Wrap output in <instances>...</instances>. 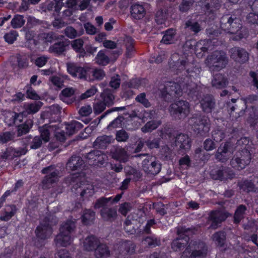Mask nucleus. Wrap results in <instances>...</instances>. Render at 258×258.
Instances as JSON below:
<instances>
[{
    "label": "nucleus",
    "mask_w": 258,
    "mask_h": 258,
    "mask_svg": "<svg viewBox=\"0 0 258 258\" xmlns=\"http://www.w3.org/2000/svg\"><path fill=\"white\" fill-rule=\"evenodd\" d=\"M220 27L228 33L233 34L232 39L239 41L246 36L245 28L242 26L240 18L234 14L223 16L220 19Z\"/></svg>",
    "instance_id": "1"
},
{
    "label": "nucleus",
    "mask_w": 258,
    "mask_h": 258,
    "mask_svg": "<svg viewBox=\"0 0 258 258\" xmlns=\"http://www.w3.org/2000/svg\"><path fill=\"white\" fill-rule=\"evenodd\" d=\"M76 228L75 220H68L62 223L59 228V233L55 238L56 244L62 246H67L71 242L72 234Z\"/></svg>",
    "instance_id": "2"
},
{
    "label": "nucleus",
    "mask_w": 258,
    "mask_h": 258,
    "mask_svg": "<svg viewBox=\"0 0 258 258\" xmlns=\"http://www.w3.org/2000/svg\"><path fill=\"white\" fill-rule=\"evenodd\" d=\"M58 222L57 218L53 215H48L45 217L35 229L36 236L42 240L49 238L53 232L52 227Z\"/></svg>",
    "instance_id": "3"
},
{
    "label": "nucleus",
    "mask_w": 258,
    "mask_h": 258,
    "mask_svg": "<svg viewBox=\"0 0 258 258\" xmlns=\"http://www.w3.org/2000/svg\"><path fill=\"white\" fill-rule=\"evenodd\" d=\"M206 63L211 72H218L226 67L228 58L223 51L216 50L208 55Z\"/></svg>",
    "instance_id": "4"
},
{
    "label": "nucleus",
    "mask_w": 258,
    "mask_h": 258,
    "mask_svg": "<svg viewBox=\"0 0 258 258\" xmlns=\"http://www.w3.org/2000/svg\"><path fill=\"white\" fill-rule=\"evenodd\" d=\"M207 252L208 247L205 242L200 240H191L182 252V256L189 258H203L206 256Z\"/></svg>",
    "instance_id": "5"
},
{
    "label": "nucleus",
    "mask_w": 258,
    "mask_h": 258,
    "mask_svg": "<svg viewBox=\"0 0 258 258\" xmlns=\"http://www.w3.org/2000/svg\"><path fill=\"white\" fill-rule=\"evenodd\" d=\"M252 153L249 151L248 149L238 150L231 159L230 166L239 171L244 169L250 164Z\"/></svg>",
    "instance_id": "6"
},
{
    "label": "nucleus",
    "mask_w": 258,
    "mask_h": 258,
    "mask_svg": "<svg viewBox=\"0 0 258 258\" xmlns=\"http://www.w3.org/2000/svg\"><path fill=\"white\" fill-rule=\"evenodd\" d=\"M169 111L171 116L175 120H183L190 112L189 104L184 100L176 101L169 106Z\"/></svg>",
    "instance_id": "7"
},
{
    "label": "nucleus",
    "mask_w": 258,
    "mask_h": 258,
    "mask_svg": "<svg viewBox=\"0 0 258 258\" xmlns=\"http://www.w3.org/2000/svg\"><path fill=\"white\" fill-rule=\"evenodd\" d=\"M178 237L171 243V248L175 251H179L187 247L189 243V235L192 233V230L185 227H181L178 231Z\"/></svg>",
    "instance_id": "8"
},
{
    "label": "nucleus",
    "mask_w": 258,
    "mask_h": 258,
    "mask_svg": "<svg viewBox=\"0 0 258 258\" xmlns=\"http://www.w3.org/2000/svg\"><path fill=\"white\" fill-rule=\"evenodd\" d=\"M189 124L194 131L197 134H202L209 132L210 127V120L205 115L194 114L189 119Z\"/></svg>",
    "instance_id": "9"
},
{
    "label": "nucleus",
    "mask_w": 258,
    "mask_h": 258,
    "mask_svg": "<svg viewBox=\"0 0 258 258\" xmlns=\"http://www.w3.org/2000/svg\"><path fill=\"white\" fill-rule=\"evenodd\" d=\"M179 86L174 82H168L160 89L161 98L166 101H171L181 95Z\"/></svg>",
    "instance_id": "10"
},
{
    "label": "nucleus",
    "mask_w": 258,
    "mask_h": 258,
    "mask_svg": "<svg viewBox=\"0 0 258 258\" xmlns=\"http://www.w3.org/2000/svg\"><path fill=\"white\" fill-rule=\"evenodd\" d=\"M142 168L148 174L157 175L161 169V164L156 158L152 156H148L142 162Z\"/></svg>",
    "instance_id": "11"
},
{
    "label": "nucleus",
    "mask_w": 258,
    "mask_h": 258,
    "mask_svg": "<svg viewBox=\"0 0 258 258\" xmlns=\"http://www.w3.org/2000/svg\"><path fill=\"white\" fill-rule=\"evenodd\" d=\"M230 58L236 63L243 64L247 63L249 58V53L244 48L234 46L229 49Z\"/></svg>",
    "instance_id": "12"
},
{
    "label": "nucleus",
    "mask_w": 258,
    "mask_h": 258,
    "mask_svg": "<svg viewBox=\"0 0 258 258\" xmlns=\"http://www.w3.org/2000/svg\"><path fill=\"white\" fill-rule=\"evenodd\" d=\"M210 175L213 179L221 181L226 180L228 179H232L235 176L234 172L232 169L224 166L211 170Z\"/></svg>",
    "instance_id": "13"
},
{
    "label": "nucleus",
    "mask_w": 258,
    "mask_h": 258,
    "mask_svg": "<svg viewBox=\"0 0 258 258\" xmlns=\"http://www.w3.org/2000/svg\"><path fill=\"white\" fill-rule=\"evenodd\" d=\"M175 145L179 154H184L190 149L191 141L188 135L180 134L175 138Z\"/></svg>",
    "instance_id": "14"
},
{
    "label": "nucleus",
    "mask_w": 258,
    "mask_h": 258,
    "mask_svg": "<svg viewBox=\"0 0 258 258\" xmlns=\"http://www.w3.org/2000/svg\"><path fill=\"white\" fill-rule=\"evenodd\" d=\"M28 152L27 147L14 148L12 147H8L5 151L0 155L1 158L5 160H13L15 158L19 157L22 155H25Z\"/></svg>",
    "instance_id": "15"
},
{
    "label": "nucleus",
    "mask_w": 258,
    "mask_h": 258,
    "mask_svg": "<svg viewBox=\"0 0 258 258\" xmlns=\"http://www.w3.org/2000/svg\"><path fill=\"white\" fill-rule=\"evenodd\" d=\"M184 89L188 96V99L191 100L196 101L202 97V88L195 83L191 82L186 84Z\"/></svg>",
    "instance_id": "16"
},
{
    "label": "nucleus",
    "mask_w": 258,
    "mask_h": 258,
    "mask_svg": "<svg viewBox=\"0 0 258 258\" xmlns=\"http://www.w3.org/2000/svg\"><path fill=\"white\" fill-rule=\"evenodd\" d=\"M85 158L90 161L92 164L97 166H101L104 164L107 157L101 151L94 150L86 154Z\"/></svg>",
    "instance_id": "17"
},
{
    "label": "nucleus",
    "mask_w": 258,
    "mask_h": 258,
    "mask_svg": "<svg viewBox=\"0 0 258 258\" xmlns=\"http://www.w3.org/2000/svg\"><path fill=\"white\" fill-rule=\"evenodd\" d=\"M228 213L221 211H213L210 212L209 219L211 221L210 228L216 229L220 226L221 223L228 217Z\"/></svg>",
    "instance_id": "18"
},
{
    "label": "nucleus",
    "mask_w": 258,
    "mask_h": 258,
    "mask_svg": "<svg viewBox=\"0 0 258 258\" xmlns=\"http://www.w3.org/2000/svg\"><path fill=\"white\" fill-rule=\"evenodd\" d=\"M85 162L79 156L73 155L66 164V169L71 171L81 170L84 168Z\"/></svg>",
    "instance_id": "19"
},
{
    "label": "nucleus",
    "mask_w": 258,
    "mask_h": 258,
    "mask_svg": "<svg viewBox=\"0 0 258 258\" xmlns=\"http://www.w3.org/2000/svg\"><path fill=\"white\" fill-rule=\"evenodd\" d=\"M91 0H67L65 6L75 12L84 11L88 8Z\"/></svg>",
    "instance_id": "20"
},
{
    "label": "nucleus",
    "mask_w": 258,
    "mask_h": 258,
    "mask_svg": "<svg viewBox=\"0 0 258 258\" xmlns=\"http://www.w3.org/2000/svg\"><path fill=\"white\" fill-rule=\"evenodd\" d=\"M200 103L202 110L207 113L212 112L216 106L214 97L209 94L204 96L200 101Z\"/></svg>",
    "instance_id": "21"
},
{
    "label": "nucleus",
    "mask_w": 258,
    "mask_h": 258,
    "mask_svg": "<svg viewBox=\"0 0 258 258\" xmlns=\"http://www.w3.org/2000/svg\"><path fill=\"white\" fill-rule=\"evenodd\" d=\"M68 71L73 77H78L80 79H84L85 80H87L88 68L85 69L79 67L74 63H68Z\"/></svg>",
    "instance_id": "22"
},
{
    "label": "nucleus",
    "mask_w": 258,
    "mask_h": 258,
    "mask_svg": "<svg viewBox=\"0 0 258 258\" xmlns=\"http://www.w3.org/2000/svg\"><path fill=\"white\" fill-rule=\"evenodd\" d=\"M184 29L186 32L192 33L194 35H197L202 30L201 24L198 21L189 18L184 23Z\"/></svg>",
    "instance_id": "23"
},
{
    "label": "nucleus",
    "mask_w": 258,
    "mask_h": 258,
    "mask_svg": "<svg viewBox=\"0 0 258 258\" xmlns=\"http://www.w3.org/2000/svg\"><path fill=\"white\" fill-rule=\"evenodd\" d=\"M87 75V81H100L105 76L104 71L98 68H88Z\"/></svg>",
    "instance_id": "24"
},
{
    "label": "nucleus",
    "mask_w": 258,
    "mask_h": 258,
    "mask_svg": "<svg viewBox=\"0 0 258 258\" xmlns=\"http://www.w3.org/2000/svg\"><path fill=\"white\" fill-rule=\"evenodd\" d=\"M99 242V240L94 235L88 236L84 240L83 249L87 251H95Z\"/></svg>",
    "instance_id": "25"
},
{
    "label": "nucleus",
    "mask_w": 258,
    "mask_h": 258,
    "mask_svg": "<svg viewBox=\"0 0 258 258\" xmlns=\"http://www.w3.org/2000/svg\"><path fill=\"white\" fill-rule=\"evenodd\" d=\"M100 215L104 221L112 222L117 217L116 209L114 207L101 209Z\"/></svg>",
    "instance_id": "26"
},
{
    "label": "nucleus",
    "mask_w": 258,
    "mask_h": 258,
    "mask_svg": "<svg viewBox=\"0 0 258 258\" xmlns=\"http://www.w3.org/2000/svg\"><path fill=\"white\" fill-rule=\"evenodd\" d=\"M111 157L120 162L125 163L128 160V155L125 150L122 147H116L111 151Z\"/></svg>",
    "instance_id": "27"
},
{
    "label": "nucleus",
    "mask_w": 258,
    "mask_h": 258,
    "mask_svg": "<svg viewBox=\"0 0 258 258\" xmlns=\"http://www.w3.org/2000/svg\"><path fill=\"white\" fill-rule=\"evenodd\" d=\"M79 179L76 180V183L73 185L72 188V192H75L76 194H79L82 197H89L92 196L94 193V191L92 188H89L88 187L83 188L81 186L82 182H80V184H78Z\"/></svg>",
    "instance_id": "28"
},
{
    "label": "nucleus",
    "mask_w": 258,
    "mask_h": 258,
    "mask_svg": "<svg viewBox=\"0 0 258 258\" xmlns=\"http://www.w3.org/2000/svg\"><path fill=\"white\" fill-rule=\"evenodd\" d=\"M228 80L227 77L222 74L218 73L213 76L211 84L212 87L217 89H222L227 86Z\"/></svg>",
    "instance_id": "29"
},
{
    "label": "nucleus",
    "mask_w": 258,
    "mask_h": 258,
    "mask_svg": "<svg viewBox=\"0 0 258 258\" xmlns=\"http://www.w3.org/2000/svg\"><path fill=\"white\" fill-rule=\"evenodd\" d=\"M112 136L103 135L96 138L93 146L96 149H105L111 143Z\"/></svg>",
    "instance_id": "30"
},
{
    "label": "nucleus",
    "mask_w": 258,
    "mask_h": 258,
    "mask_svg": "<svg viewBox=\"0 0 258 258\" xmlns=\"http://www.w3.org/2000/svg\"><path fill=\"white\" fill-rule=\"evenodd\" d=\"M131 16L135 19L140 20L146 14V11L143 6L139 4H135L130 8Z\"/></svg>",
    "instance_id": "31"
},
{
    "label": "nucleus",
    "mask_w": 258,
    "mask_h": 258,
    "mask_svg": "<svg viewBox=\"0 0 258 258\" xmlns=\"http://www.w3.org/2000/svg\"><path fill=\"white\" fill-rule=\"evenodd\" d=\"M237 185L240 189L248 193L250 192H254L257 190V187L251 180H241L237 183Z\"/></svg>",
    "instance_id": "32"
},
{
    "label": "nucleus",
    "mask_w": 258,
    "mask_h": 258,
    "mask_svg": "<svg viewBox=\"0 0 258 258\" xmlns=\"http://www.w3.org/2000/svg\"><path fill=\"white\" fill-rule=\"evenodd\" d=\"M119 252L124 254H132L135 251V245L131 241L120 242L117 244Z\"/></svg>",
    "instance_id": "33"
},
{
    "label": "nucleus",
    "mask_w": 258,
    "mask_h": 258,
    "mask_svg": "<svg viewBox=\"0 0 258 258\" xmlns=\"http://www.w3.org/2000/svg\"><path fill=\"white\" fill-rule=\"evenodd\" d=\"M94 255L96 258H106L110 255L108 247L104 243L99 242L98 246L94 251Z\"/></svg>",
    "instance_id": "34"
},
{
    "label": "nucleus",
    "mask_w": 258,
    "mask_h": 258,
    "mask_svg": "<svg viewBox=\"0 0 258 258\" xmlns=\"http://www.w3.org/2000/svg\"><path fill=\"white\" fill-rule=\"evenodd\" d=\"M71 46L77 53H79V57H84L86 55L85 49L83 48L84 41L81 38L75 39L71 43Z\"/></svg>",
    "instance_id": "35"
},
{
    "label": "nucleus",
    "mask_w": 258,
    "mask_h": 258,
    "mask_svg": "<svg viewBox=\"0 0 258 258\" xmlns=\"http://www.w3.org/2000/svg\"><path fill=\"white\" fill-rule=\"evenodd\" d=\"M83 127V124L76 120H73L70 123L66 124V134L69 136L76 133Z\"/></svg>",
    "instance_id": "36"
},
{
    "label": "nucleus",
    "mask_w": 258,
    "mask_h": 258,
    "mask_svg": "<svg viewBox=\"0 0 258 258\" xmlns=\"http://www.w3.org/2000/svg\"><path fill=\"white\" fill-rule=\"evenodd\" d=\"M42 105V103L40 102L26 104L25 105V110L23 111V114L25 117H26L28 114H34L40 109Z\"/></svg>",
    "instance_id": "37"
},
{
    "label": "nucleus",
    "mask_w": 258,
    "mask_h": 258,
    "mask_svg": "<svg viewBox=\"0 0 258 258\" xmlns=\"http://www.w3.org/2000/svg\"><path fill=\"white\" fill-rule=\"evenodd\" d=\"M82 222L85 225H90L95 218V213L90 209H85L81 216Z\"/></svg>",
    "instance_id": "38"
},
{
    "label": "nucleus",
    "mask_w": 258,
    "mask_h": 258,
    "mask_svg": "<svg viewBox=\"0 0 258 258\" xmlns=\"http://www.w3.org/2000/svg\"><path fill=\"white\" fill-rule=\"evenodd\" d=\"M212 237L217 245L220 247L224 246L226 237V234L225 231H219L215 232L213 234Z\"/></svg>",
    "instance_id": "39"
},
{
    "label": "nucleus",
    "mask_w": 258,
    "mask_h": 258,
    "mask_svg": "<svg viewBox=\"0 0 258 258\" xmlns=\"http://www.w3.org/2000/svg\"><path fill=\"white\" fill-rule=\"evenodd\" d=\"M102 102L108 107L113 105L114 103L115 96L110 90H105L101 95Z\"/></svg>",
    "instance_id": "40"
},
{
    "label": "nucleus",
    "mask_w": 258,
    "mask_h": 258,
    "mask_svg": "<svg viewBox=\"0 0 258 258\" xmlns=\"http://www.w3.org/2000/svg\"><path fill=\"white\" fill-rule=\"evenodd\" d=\"M33 125L32 119H27L24 123L18 126V136H21L28 133Z\"/></svg>",
    "instance_id": "41"
},
{
    "label": "nucleus",
    "mask_w": 258,
    "mask_h": 258,
    "mask_svg": "<svg viewBox=\"0 0 258 258\" xmlns=\"http://www.w3.org/2000/svg\"><path fill=\"white\" fill-rule=\"evenodd\" d=\"M70 43L69 40L66 39L64 41L54 43L51 48L53 52L60 54L66 51V47L69 46Z\"/></svg>",
    "instance_id": "42"
},
{
    "label": "nucleus",
    "mask_w": 258,
    "mask_h": 258,
    "mask_svg": "<svg viewBox=\"0 0 258 258\" xmlns=\"http://www.w3.org/2000/svg\"><path fill=\"white\" fill-rule=\"evenodd\" d=\"M124 117L122 115H118L115 118H114L107 126V129L108 131L112 130L114 128H122L124 124Z\"/></svg>",
    "instance_id": "43"
},
{
    "label": "nucleus",
    "mask_w": 258,
    "mask_h": 258,
    "mask_svg": "<svg viewBox=\"0 0 258 258\" xmlns=\"http://www.w3.org/2000/svg\"><path fill=\"white\" fill-rule=\"evenodd\" d=\"M176 32L173 29H170L165 31V33L163 36L161 42L166 44L173 43L175 38Z\"/></svg>",
    "instance_id": "44"
},
{
    "label": "nucleus",
    "mask_w": 258,
    "mask_h": 258,
    "mask_svg": "<svg viewBox=\"0 0 258 258\" xmlns=\"http://www.w3.org/2000/svg\"><path fill=\"white\" fill-rule=\"evenodd\" d=\"M130 137V133L122 128L116 131L115 134V139L118 142H127L129 140Z\"/></svg>",
    "instance_id": "45"
},
{
    "label": "nucleus",
    "mask_w": 258,
    "mask_h": 258,
    "mask_svg": "<svg viewBox=\"0 0 258 258\" xmlns=\"http://www.w3.org/2000/svg\"><path fill=\"white\" fill-rule=\"evenodd\" d=\"M111 198L101 197L97 199L94 204V208L97 209L108 208L111 205L110 204Z\"/></svg>",
    "instance_id": "46"
},
{
    "label": "nucleus",
    "mask_w": 258,
    "mask_h": 258,
    "mask_svg": "<svg viewBox=\"0 0 258 258\" xmlns=\"http://www.w3.org/2000/svg\"><path fill=\"white\" fill-rule=\"evenodd\" d=\"M106 52L109 51L103 50L98 52L95 58L96 61L98 64L104 66L109 63L110 59L108 56L105 54Z\"/></svg>",
    "instance_id": "47"
},
{
    "label": "nucleus",
    "mask_w": 258,
    "mask_h": 258,
    "mask_svg": "<svg viewBox=\"0 0 258 258\" xmlns=\"http://www.w3.org/2000/svg\"><path fill=\"white\" fill-rule=\"evenodd\" d=\"M49 126L47 123H45L44 125L39 126L38 127V131L40 134L39 137H41V139L45 142L47 143L49 141L50 133L48 127Z\"/></svg>",
    "instance_id": "48"
},
{
    "label": "nucleus",
    "mask_w": 258,
    "mask_h": 258,
    "mask_svg": "<svg viewBox=\"0 0 258 258\" xmlns=\"http://www.w3.org/2000/svg\"><path fill=\"white\" fill-rule=\"evenodd\" d=\"M230 154L226 152L222 147H219L216 153L215 154V157L216 160L222 163L226 162L230 158Z\"/></svg>",
    "instance_id": "49"
},
{
    "label": "nucleus",
    "mask_w": 258,
    "mask_h": 258,
    "mask_svg": "<svg viewBox=\"0 0 258 258\" xmlns=\"http://www.w3.org/2000/svg\"><path fill=\"white\" fill-rule=\"evenodd\" d=\"M58 175L48 174L46 175L43 178L42 182L43 188H49L50 185L55 183L58 179Z\"/></svg>",
    "instance_id": "50"
},
{
    "label": "nucleus",
    "mask_w": 258,
    "mask_h": 258,
    "mask_svg": "<svg viewBox=\"0 0 258 258\" xmlns=\"http://www.w3.org/2000/svg\"><path fill=\"white\" fill-rule=\"evenodd\" d=\"M126 109V107L122 106V107H112L109 109H108L106 110L104 113H103L100 117H98L97 119L95 120L93 122V124L95 125V127L97 125L99 124L100 122L101 119L105 117L107 115L114 112V111H119L124 110Z\"/></svg>",
    "instance_id": "51"
},
{
    "label": "nucleus",
    "mask_w": 258,
    "mask_h": 258,
    "mask_svg": "<svg viewBox=\"0 0 258 258\" xmlns=\"http://www.w3.org/2000/svg\"><path fill=\"white\" fill-rule=\"evenodd\" d=\"M249 143V141L247 138H241L237 141L236 145L237 147L239 146L241 148L238 150L248 149L249 151L253 152L252 148Z\"/></svg>",
    "instance_id": "52"
},
{
    "label": "nucleus",
    "mask_w": 258,
    "mask_h": 258,
    "mask_svg": "<svg viewBox=\"0 0 258 258\" xmlns=\"http://www.w3.org/2000/svg\"><path fill=\"white\" fill-rule=\"evenodd\" d=\"M187 59L186 56L184 57H180L179 54L177 53L173 54L171 56V60L172 61V62L174 63V66L177 68V69L180 68L181 64L185 63V62Z\"/></svg>",
    "instance_id": "53"
},
{
    "label": "nucleus",
    "mask_w": 258,
    "mask_h": 258,
    "mask_svg": "<svg viewBox=\"0 0 258 258\" xmlns=\"http://www.w3.org/2000/svg\"><path fill=\"white\" fill-rule=\"evenodd\" d=\"M25 23L24 17L22 15H17L14 16L11 21V25L13 28H21Z\"/></svg>",
    "instance_id": "54"
},
{
    "label": "nucleus",
    "mask_w": 258,
    "mask_h": 258,
    "mask_svg": "<svg viewBox=\"0 0 258 258\" xmlns=\"http://www.w3.org/2000/svg\"><path fill=\"white\" fill-rule=\"evenodd\" d=\"M160 123L155 120H151L147 122L145 125L141 128L143 133L151 132L152 131L156 129Z\"/></svg>",
    "instance_id": "55"
},
{
    "label": "nucleus",
    "mask_w": 258,
    "mask_h": 258,
    "mask_svg": "<svg viewBox=\"0 0 258 258\" xmlns=\"http://www.w3.org/2000/svg\"><path fill=\"white\" fill-rule=\"evenodd\" d=\"M185 62L181 64L180 68L178 69V70L184 71V74L186 76H191L190 74L194 72L193 64L188 59Z\"/></svg>",
    "instance_id": "56"
},
{
    "label": "nucleus",
    "mask_w": 258,
    "mask_h": 258,
    "mask_svg": "<svg viewBox=\"0 0 258 258\" xmlns=\"http://www.w3.org/2000/svg\"><path fill=\"white\" fill-rule=\"evenodd\" d=\"M219 147H222V149L230 155L232 154L236 149L235 144L231 141H227L222 143Z\"/></svg>",
    "instance_id": "57"
},
{
    "label": "nucleus",
    "mask_w": 258,
    "mask_h": 258,
    "mask_svg": "<svg viewBox=\"0 0 258 258\" xmlns=\"http://www.w3.org/2000/svg\"><path fill=\"white\" fill-rule=\"evenodd\" d=\"M217 143L212 139L208 138L203 143L204 149L207 151H210L215 149L217 147Z\"/></svg>",
    "instance_id": "58"
},
{
    "label": "nucleus",
    "mask_w": 258,
    "mask_h": 258,
    "mask_svg": "<svg viewBox=\"0 0 258 258\" xmlns=\"http://www.w3.org/2000/svg\"><path fill=\"white\" fill-rule=\"evenodd\" d=\"M196 44L197 42L195 40L190 39L187 40L182 47L184 53H185V52L191 51L192 50L195 51V47H196Z\"/></svg>",
    "instance_id": "59"
},
{
    "label": "nucleus",
    "mask_w": 258,
    "mask_h": 258,
    "mask_svg": "<svg viewBox=\"0 0 258 258\" xmlns=\"http://www.w3.org/2000/svg\"><path fill=\"white\" fill-rule=\"evenodd\" d=\"M224 132L219 129L215 130L212 132V139L217 143L221 142L224 139Z\"/></svg>",
    "instance_id": "60"
},
{
    "label": "nucleus",
    "mask_w": 258,
    "mask_h": 258,
    "mask_svg": "<svg viewBox=\"0 0 258 258\" xmlns=\"http://www.w3.org/2000/svg\"><path fill=\"white\" fill-rule=\"evenodd\" d=\"M194 0H182L179 6V10L182 12H186L194 4Z\"/></svg>",
    "instance_id": "61"
},
{
    "label": "nucleus",
    "mask_w": 258,
    "mask_h": 258,
    "mask_svg": "<svg viewBox=\"0 0 258 258\" xmlns=\"http://www.w3.org/2000/svg\"><path fill=\"white\" fill-rule=\"evenodd\" d=\"M205 41L203 40L197 42L196 47H195V52L196 53L200 54L202 52L204 53L207 52L209 50V47L206 45L204 46Z\"/></svg>",
    "instance_id": "62"
},
{
    "label": "nucleus",
    "mask_w": 258,
    "mask_h": 258,
    "mask_svg": "<svg viewBox=\"0 0 258 258\" xmlns=\"http://www.w3.org/2000/svg\"><path fill=\"white\" fill-rule=\"evenodd\" d=\"M120 81L119 75L115 74L111 77L110 81L109 82V86L112 88L116 89L119 87Z\"/></svg>",
    "instance_id": "63"
},
{
    "label": "nucleus",
    "mask_w": 258,
    "mask_h": 258,
    "mask_svg": "<svg viewBox=\"0 0 258 258\" xmlns=\"http://www.w3.org/2000/svg\"><path fill=\"white\" fill-rule=\"evenodd\" d=\"M246 22L250 24L258 25V14L249 13L246 17Z\"/></svg>",
    "instance_id": "64"
}]
</instances>
